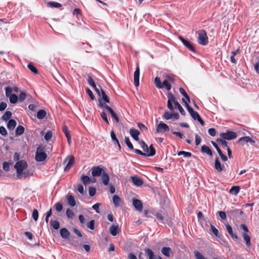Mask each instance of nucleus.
<instances>
[{
  "label": "nucleus",
  "mask_w": 259,
  "mask_h": 259,
  "mask_svg": "<svg viewBox=\"0 0 259 259\" xmlns=\"http://www.w3.org/2000/svg\"><path fill=\"white\" fill-rule=\"evenodd\" d=\"M27 167V162L23 160L18 161L14 165V168L16 169L17 179L22 178L23 171Z\"/></svg>",
  "instance_id": "1"
},
{
  "label": "nucleus",
  "mask_w": 259,
  "mask_h": 259,
  "mask_svg": "<svg viewBox=\"0 0 259 259\" xmlns=\"http://www.w3.org/2000/svg\"><path fill=\"white\" fill-rule=\"evenodd\" d=\"M47 157V154L45 153V147L39 145L36 149L35 153V160L37 162L44 161Z\"/></svg>",
  "instance_id": "2"
},
{
  "label": "nucleus",
  "mask_w": 259,
  "mask_h": 259,
  "mask_svg": "<svg viewBox=\"0 0 259 259\" xmlns=\"http://www.w3.org/2000/svg\"><path fill=\"white\" fill-rule=\"evenodd\" d=\"M154 83L158 89L165 88L167 91H169L171 88L170 84L166 78L161 83L160 77H156L154 79Z\"/></svg>",
  "instance_id": "3"
},
{
  "label": "nucleus",
  "mask_w": 259,
  "mask_h": 259,
  "mask_svg": "<svg viewBox=\"0 0 259 259\" xmlns=\"http://www.w3.org/2000/svg\"><path fill=\"white\" fill-rule=\"evenodd\" d=\"M198 42L199 44L205 46L208 42V37L206 32L204 30H201L197 32Z\"/></svg>",
  "instance_id": "4"
},
{
  "label": "nucleus",
  "mask_w": 259,
  "mask_h": 259,
  "mask_svg": "<svg viewBox=\"0 0 259 259\" xmlns=\"http://www.w3.org/2000/svg\"><path fill=\"white\" fill-rule=\"evenodd\" d=\"M98 106L102 108H104L106 110H107L111 114V117L115 120L116 122H119V119L116 115V114L114 112L113 109L110 107L109 106L107 105L105 103H102L101 101L100 100V103L99 104Z\"/></svg>",
  "instance_id": "5"
},
{
  "label": "nucleus",
  "mask_w": 259,
  "mask_h": 259,
  "mask_svg": "<svg viewBox=\"0 0 259 259\" xmlns=\"http://www.w3.org/2000/svg\"><path fill=\"white\" fill-rule=\"evenodd\" d=\"M220 136L224 140H231L237 137V134L233 131H227L226 133H221Z\"/></svg>",
  "instance_id": "6"
},
{
  "label": "nucleus",
  "mask_w": 259,
  "mask_h": 259,
  "mask_svg": "<svg viewBox=\"0 0 259 259\" xmlns=\"http://www.w3.org/2000/svg\"><path fill=\"white\" fill-rule=\"evenodd\" d=\"M149 148H150L149 153H143L141 150H138V149H134L133 150L134 151V152L136 153L141 155H142V156H148V157L154 156L156 153V151H155V149L154 148L152 144L149 146Z\"/></svg>",
  "instance_id": "7"
},
{
  "label": "nucleus",
  "mask_w": 259,
  "mask_h": 259,
  "mask_svg": "<svg viewBox=\"0 0 259 259\" xmlns=\"http://www.w3.org/2000/svg\"><path fill=\"white\" fill-rule=\"evenodd\" d=\"M92 175L94 177H99L102 175L104 171L101 166H93L91 169Z\"/></svg>",
  "instance_id": "8"
},
{
  "label": "nucleus",
  "mask_w": 259,
  "mask_h": 259,
  "mask_svg": "<svg viewBox=\"0 0 259 259\" xmlns=\"http://www.w3.org/2000/svg\"><path fill=\"white\" fill-rule=\"evenodd\" d=\"M169 131L168 126L163 123L162 121H160L158 125L157 126L156 132L157 133H160L164 132H168Z\"/></svg>",
  "instance_id": "9"
},
{
  "label": "nucleus",
  "mask_w": 259,
  "mask_h": 259,
  "mask_svg": "<svg viewBox=\"0 0 259 259\" xmlns=\"http://www.w3.org/2000/svg\"><path fill=\"white\" fill-rule=\"evenodd\" d=\"M74 163V157L73 156L68 157L65 159L64 163H66V166L64 168L65 171L68 170L73 165Z\"/></svg>",
  "instance_id": "10"
},
{
  "label": "nucleus",
  "mask_w": 259,
  "mask_h": 259,
  "mask_svg": "<svg viewBox=\"0 0 259 259\" xmlns=\"http://www.w3.org/2000/svg\"><path fill=\"white\" fill-rule=\"evenodd\" d=\"M179 38L180 40H181V41H182V42L183 43V44L188 49H189L190 51H192V52H195V49L194 48V47L193 46V45L191 44V42L190 41H189L188 40L184 39L182 36H179Z\"/></svg>",
  "instance_id": "11"
},
{
  "label": "nucleus",
  "mask_w": 259,
  "mask_h": 259,
  "mask_svg": "<svg viewBox=\"0 0 259 259\" xmlns=\"http://www.w3.org/2000/svg\"><path fill=\"white\" fill-rule=\"evenodd\" d=\"M165 119L168 120L173 118L175 120H178L179 118L178 113H171L168 111H166L163 116Z\"/></svg>",
  "instance_id": "12"
},
{
  "label": "nucleus",
  "mask_w": 259,
  "mask_h": 259,
  "mask_svg": "<svg viewBox=\"0 0 259 259\" xmlns=\"http://www.w3.org/2000/svg\"><path fill=\"white\" fill-rule=\"evenodd\" d=\"M211 143L212 145L213 146V147L217 150V151L218 154H219V155L220 156L222 160L224 161H227V160H228L227 157L225 154H224L223 153L222 151L220 149V148L219 147L217 144L215 142H214V141H211Z\"/></svg>",
  "instance_id": "13"
},
{
  "label": "nucleus",
  "mask_w": 259,
  "mask_h": 259,
  "mask_svg": "<svg viewBox=\"0 0 259 259\" xmlns=\"http://www.w3.org/2000/svg\"><path fill=\"white\" fill-rule=\"evenodd\" d=\"M145 252L149 257V259H162L160 256L155 255L152 250L149 248H145Z\"/></svg>",
  "instance_id": "14"
},
{
  "label": "nucleus",
  "mask_w": 259,
  "mask_h": 259,
  "mask_svg": "<svg viewBox=\"0 0 259 259\" xmlns=\"http://www.w3.org/2000/svg\"><path fill=\"white\" fill-rule=\"evenodd\" d=\"M140 68L137 66L134 74V83L135 86L139 85Z\"/></svg>",
  "instance_id": "15"
},
{
  "label": "nucleus",
  "mask_w": 259,
  "mask_h": 259,
  "mask_svg": "<svg viewBox=\"0 0 259 259\" xmlns=\"http://www.w3.org/2000/svg\"><path fill=\"white\" fill-rule=\"evenodd\" d=\"M238 142L243 145L248 142L251 143L252 144H254L255 143V141L251 139L249 136H245L240 138Z\"/></svg>",
  "instance_id": "16"
},
{
  "label": "nucleus",
  "mask_w": 259,
  "mask_h": 259,
  "mask_svg": "<svg viewBox=\"0 0 259 259\" xmlns=\"http://www.w3.org/2000/svg\"><path fill=\"white\" fill-rule=\"evenodd\" d=\"M133 204L137 210L142 211L143 208V204L140 200L137 199H133Z\"/></svg>",
  "instance_id": "17"
},
{
  "label": "nucleus",
  "mask_w": 259,
  "mask_h": 259,
  "mask_svg": "<svg viewBox=\"0 0 259 259\" xmlns=\"http://www.w3.org/2000/svg\"><path fill=\"white\" fill-rule=\"evenodd\" d=\"M132 182L136 186L140 187L143 184V181L138 177L133 176L131 177Z\"/></svg>",
  "instance_id": "18"
},
{
  "label": "nucleus",
  "mask_w": 259,
  "mask_h": 259,
  "mask_svg": "<svg viewBox=\"0 0 259 259\" xmlns=\"http://www.w3.org/2000/svg\"><path fill=\"white\" fill-rule=\"evenodd\" d=\"M225 226L228 233L231 236L233 240H237L238 239V236L236 234H234L233 233V229L231 226L229 225L228 224H225Z\"/></svg>",
  "instance_id": "19"
},
{
  "label": "nucleus",
  "mask_w": 259,
  "mask_h": 259,
  "mask_svg": "<svg viewBox=\"0 0 259 259\" xmlns=\"http://www.w3.org/2000/svg\"><path fill=\"white\" fill-rule=\"evenodd\" d=\"M130 135L131 137L136 141H139V135H140V132L135 129V128H131L130 131Z\"/></svg>",
  "instance_id": "20"
},
{
  "label": "nucleus",
  "mask_w": 259,
  "mask_h": 259,
  "mask_svg": "<svg viewBox=\"0 0 259 259\" xmlns=\"http://www.w3.org/2000/svg\"><path fill=\"white\" fill-rule=\"evenodd\" d=\"M100 99L99 100H101L102 103H103L102 101L105 102L104 103L110 102L109 97L107 96L105 91L102 89H101V96H100Z\"/></svg>",
  "instance_id": "21"
},
{
  "label": "nucleus",
  "mask_w": 259,
  "mask_h": 259,
  "mask_svg": "<svg viewBox=\"0 0 259 259\" xmlns=\"http://www.w3.org/2000/svg\"><path fill=\"white\" fill-rule=\"evenodd\" d=\"M110 135H111V140H112V142L115 145H117V146H118V149H121L120 145L118 139H117V138L116 137V135L115 134V133H114V132L113 131H111Z\"/></svg>",
  "instance_id": "22"
},
{
  "label": "nucleus",
  "mask_w": 259,
  "mask_h": 259,
  "mask_svg": "<svg viewBox=\"0 0 259 259\" xmlns=\"http://www.w3.org/2000/svg\"><path fill=\"white\" fill-rule=\"evenodd\" d=\"M101 180L103 184L104 185H107L109 183V177L108 174L105 172L103 171L101 175Z\"/></svg>",
  "instance_id": "23"
},
{
  "label": "nucleus",
  "mask_w": 259,
  "mask_h": 259,
  "mask_svg": "<svg viewBox=\"0 0 259 259\" xmlns=\"http://www.w3.org/2000/svg\"><path fill=\"white\" fill-rule=\"evenodd\" d=\"M214 167L218 172H221L223 170L224 166L221 164L218 157L215 159Z\"/></svg>",
  "instance_id": "24"
},
{
  "label": "nucleus",
  "mask_w": 259,
  "mask_h": 259,
  "mask_svg": "<svg viewBox=\"0 0 259 259\" xmlns=\"http://www.w3.org/2000/svg\"><path fill=\"white\" fill-rule=\"evenodd\" d=\"M118 226L112 225L109 228V232L112 236H116L118 233Z\"/></svg>",
  "instance_id": "25"
},
{
  "label": "nucleus",
  "mask_w": 259,
  "mask_h": 259,
  "mask_svg": "<svg viewBox=\"0 0 259 259\" xmlns=\"http://www.w3.org/2000/svg\"><path fill=\"white\" fill-rule=\"evenodd\" d=\"M61 236L64 239H67L69 237L70 232L66 228H62L60 231Z\"/></svg>",
  "instance_id": "26"
},
{
  "label": "nucleus",
  "mask_w": 259,
  "mask_h": 259,
  "mask_svg": "<svg viewBox=\"0 0 259 259\" xmlns=\"http://www.w3.org/2000/svg\"><path fill=\"white\" fill-rule=\"evenodd\" d=\"M201 151L202 153H205L207 155L211 156L212 155V153L210 149L206 145H203L201 147Z\"/></svg>",
  "instance_id": "27"
},
{
  "label": "nucleus",
  "mask_w": 259,
  "mask_h": 259,
  "mask_svg": "<svg viewBox=\"0 0 259 259\" xmlns=\"http://www.w3.org/2000/svg\"><path fill=\"white\" fill-rule=\"evenodd\" d=\"M17 122L14 119H10L7 124V128L9 130H13L16 126Z\"/></svg>",
  "instance_id": "28"
},
{
  "label": "nucleus",
  "mask_w": 259,
  "mask_h": 259,
  "mask_svg": "<svg viewBox=\"0 0 259 259\" xmlns=\"http://www.w3.org/2000/svg\"><path fill=\"white\" fill-rule=\"evenodd\" d=\"M47 5L48 7H49L52 8H59L62 6L61 4L52 1L48 2Z\"/></svg>",
  "instance_id": "29"
},
{
  "label": "nucleus",
  "mask_w": 259,
  "mask_h": 259,
  "mask_svg": "<svg viewBox=\"0 0 259 259\" xmlns=\"http://www.w3.org/2000/svg\"><path fill=\"white\" fill-rule=\"evenodd\" d=\"M67 202L68 204L72 207H73L76 205V202L74 197L71 195H68Z\"/></svg>",
  "instance_id": "30"
},
{
  "label": "nucleus",
  "mask_w": 259,
  "mask_h": 259,
  "mask_svg": "<svg viewBox=\"0 0 259 259\" xmlns=\"http://www.w3.org/2000/svg\"><path fill=\"white\" fill-rule=\"evenodd\" d=\"M171 251V248L168 247H163L161 249L162 253L167 257H169L170 256Z\"/></svg>",
  "instance_id": "31"
},
{
  "label": "nucleus",
  "mask_w": 259,
  "mask_h": 259,
  "mask_svg": "<svg viewBox=\"0 0 259 259\" xmlns=\"http://www.w3.org/2000/svg\"><path fill=\"white\" fill-rule=\"evenodd\" d=\"M12 112L10 111H7L2 116L1 120L7 121L11 118L12 117Z\"/></svg>",
  "instance_id": "32"
},
{
  "label": "nucleus",
  "mask_w": 259,
  "mask_h": 259,
  "mask_svg": "<svg viewBox=\"0 0 259 259\" xmlns=\"http://www.w3.org/2000/svg\"><path fill=\"white\" fill-rule=\"evenodd\" d=\"M240 187L239 186H233L229 190V193L231 194L236 195L239 192Z\"/></svg>",
  "instance_id": "33"
},
{
  "label": "nucleus",
  "mask_w": 259,
  "mask_h": 259,
  "mask_svg": "<svg viewBox=\"0 0 259 259\" xmlns=\"http://www.w3.org/2000/svg\"><path fill=\"white\" fill-rule=\"evenodd\" d=\"M242 236L243 238V239L246 242V246L247 247H250L251 245V242H250V238L249 236L246 233H244L242 234Z\"/></svg>",
  "instance_id": "34"
},
{
  "label": "nucleus",
  "mask_w": 259,
  "mask_h": 259,
  "mask_svg": "<svg viewBox=\"0 0 259 259\" xmlns=\"http://www.w3.org/2000/svg\"><path fill=\"white\" fill-rule=\"evenodd\" d=\"M47 114V112L45 110L41 109L39 110L37 113V118L39 119H43Z\"/></svg>",
  "instance_id": "35"
},
{
  "label": "nucleus",
  "mask_w": 259,
  "mask_h": 259,
  "mask_svg": "<svg viewBox=\"0 0 259 259\" xmlns=\"http://www.w3.org/2000/svg\"><path fill=\"white\" fill-rule=\"evenodd\" d=\"M24 130H25V128H24V126H23L22 125H18L16 129V132H15L16 135L17 136H20V135H22L24 133Z\"/></svg>",
  "instance_id": "36"
},
{
  "label": "nucleus",
  "mask_w": 259,
  "mask_h": 259,
  "mask_svg": "<svg viewBox=\"0 0 259 259\" xmlns=\"http://www.w3.org/2000/svg\"><path fill=\"white\" fill-rule=\"evenodd\" d=\"M140 144L141 145V148L143 150L146 152V153H149L150 152V148L148 147V145L146 144L145 142L142 141L140 142Z\"/></svg>",
  "instance_id": "37"
},
{
  "label": "nucleus",
  "mask_w": 259,
  "mask_h": 259,
  "mask_svg": "<svg viewBox=\"0 0 259 259\" xmlns=\"http://www.w3.org/2000/svg\"><path fill=\"white\" fill-rule=\"evenodd\" d=\"M9 98L10 102L11 104H16L18 101V97L15 94H13L8 97Z\"/></svg>",
  "instance_id": "38"
},
{
  "label": "nucleus",
  "mask_w": 259,
  "mask_h": 259,
  "mask_svg": "<svg viewBox=\"0 0 259 259\" xmlns=\"http://www.w3.org/2000/svg\"><path fill=\"white\" fill-rule=\"evenodd\" d=\"M217 142L220 144L223 148H226V149H227V147H229L228 145H227V142L225 141V140H224L222 138H220V139H218L217 140Z\"/></svg>",
  "instance_id": "39"
},
{
  "label": "nucleus",
  "mask_w": 259,
  "mask_h": 259,
  "mask_svg": "<svg viewBox=\"0 0 259 259\" xmlns=\"http://www.w3.org/2000/svg\"><path fill=\"white\" fill-rule=\"evenodd\" d=\"M120 201H121V199L118 196H117L116 195H115L113 196V203L116 207H117L119 205V203H120Z\"/></svg>",
  "instance_id": "40"
},
{
  "label": "nucleus",
  "mask_w": 259,
  "mask_h": 259,
  "mask_svg": "<svg viewBox=\"0 0 259 259\" xmlns=\"http://www.w3.org/2000/svg\"><path fill=\"white\" fill-rule=\"evenodd\" d=\"M175 106L176 108H178L182 115H186V112L181 106V105L179 103V102H175Z\"/></svg>",
  "instance_id": "41"
},
{
  "label": "nucleus",
  "mask_w": 259,
  "mask_h": 259,
  "mask_svg": "<svg viewBox=\"0 0 259 259\" xmlns=\"http://www.w3.org/2000/svg\"><path fill=\"white\" fill-rule=\"evenodd\" d=\"M51 226L55 230H57L59 229L60 224L59 222L55 220H52L50 221Z\"/></svg>",
  "instance_id": "42"
},
{
  "label": "nucleus",
  "mask_w": 259,
  "mask_h": 259,
  "mask_svg": "<svg viewBox=\"0 0 259 259\" xmlns=\"http://www.w3.org/2000/svg\"><path fill=\"white\" fill-rule=\"evenodd\" d=\"M182 101L184 103L185 106L187 108V109L188 112H189V113L190 114V115L191 114H192L195 111L193 110V109L189 106L188 103L187 102H186L184 99H182Z\"/></svg>",
  "instance_id": "43"
},
{
  "label": "nucleus",
  "mask_w": 259,
  "mask_h": 259,
  "mask_svg": "<svg viewBox=\"0 0 259 259\" xmlns=\"http://www.w3.org/2000/svg\"><path fill=\"white\" fill-rule=\"evenodd\" d=\"M178 156L183 155L185 157H191L192 154L189 152H186L183 151H179L178 153Z\"/></svg>",
  "instance_id": "44"
},
{
  "label": "nucleus",
  "mask_w": 259,
  "mask_h": 259,
  "mask_svg": "<svg viewBox=\"0 0 259 259\" xmlns=\"http://www.w3.org/2000/svg\"><path fill=\"white\" fill-rule=\"evenodd\" d=\"M5 93H6V96L8 98L11 95H13L12 94L13 92L12 88L11 87H7L5 88Z\"/></svg>",
  "instance_id": "45"
},
{
  "label": "nucleus",
  "mask_w": 259,
  "mask_h": 259,
  "mask_svg": "<svg viewBox=\"0 0 259 259\" xmlns=\"http://www.w3.org/2000/svg\"><path fill=\"white\" fill-rule=\"evenodd\" d=\"M125 143L126 144L127 146L131 150H134V147L133 144L130 141V140L128 137H125Z\"/></svg>",
  "instance_id": "46"
},
{
  "label": "nucleus",
  "mask_w": 259,
  "mask_h": 259,
  "mask_svg": "<svg viewBox=\"0 0 259 259\" xmlns=\"http://www.w3.org/2000/svg\"><path fill=\"white\" fill-rule=\"evenodd\" d=\"M194 253L195 255V257L197 259H208L206 257H205L202 254H201L200 252H199L198 251H194Z\"/></svg>",
  "instance_id": "47"
},
{
  "label": "nucleus",
  "mask_w": 259,
  "mask_h": 259,
  "mask_svg": "<svg viewBox=\"0 0 259 259\" xmlns=\"http://www.w3.org/2000/svg\"><path fill=\"white\" fill-rule=\"evenodd\" d=\"M87 80H88V82L89 83V84L92 87V88H96V83L95 82H94V81L93 80L92 76L91 75H89L88 76V79H87Z\"/></svg>",
  "instance_id": "48"
},
{
  "label": "nucleus",
  "mask_w": 259,
  "mask_h": 259,
  "mask_svg": "<svg viewBox=\"0 0 259 259\" xmlns=\"http://www.w3.org/2000/svg\"><path fill=\"white\" fill-rule=\"evenodd\" d=\"M81 180L84 185H86L90 183V179L88 176L82 175L81 176Z\"/></svg>",
  "instance_id": "49"
},
{
  "label": "nucleus",
  "mask_w": 259,
  "mask_h": 259,
  "mask_svg": "<svg viewBox=\"0 0 259 259\" xmlns=\"http://www.w3.org/2000/svg\"><path fill=\"white\" fill-rule=\"evenodd\" d=\"M167 98H168L167 101H170V102H173L174 104H175V102H178L177 101H176L175 100V98L174 96L171 93H168Z\"/></svg>",
  "instance_id": "50"
},
{
  "label": "nucleus",
  "mask_w": 259,
  "mask_h": 259,
  "mask_svg": "<svg viewBox=\"0 0 259 259\" xmlns=\"http://www.w3.org/2000/svg\"><path fill=\"white\" fill-rule=\"evenodd\" d=\"M27 67L29 68V69L33 73L35 74L38 73L37 69L33 65L31 64H28Z\"/></svg>",
  "instance_id": "51"
},
{
  "label": "nucleus",
  "mask_w": 259,
  "mask_h": 259,
  "mask_svg": "<svg viewBox=\"0 0 259 259\" xmlns=\"http://www.w3.org/2000/svg\"><path fill=\"white\" fill-rule=\"evenodd\" d=\"M26 98V94L25 92H21L19 94L18 100L20 102H23Z\"/></svg>",
  "instance_id": "52"
},
{
  "label": "nucleus",
  "mask_w": 259,
  "mask_h": 259,
  "mask_svg": "<svg viewBox=\"0 0 259 259\" xmlns=\"http://www.w3.org/2000/svg\"><path fill=\"white\" fill-rule=\"evenodd\" d=\"M87 227L92 230H94L95 229V221H90L87 223Z\"/></svg>",
  "instance_id": "53"
},
{
  "label": "nucleus",
  "mask_w": 259,
  "mask_h": 259,
  "mask_svg": "<svg viewBox=\"0 0 259 259\" xmlns=\"http://www.w3.org/2000/svg\"><path fill=\"white\" fill-rule=\"evenodd\" d=\"M217 214L219 215L221 219L223 220H225L227 219L226 213L225 212L223 211H219L217 212Z\"/></svg>",
  "instance_id": "54"
},
{
  "label": "nucleus",
  "mask_w": 259,
  "mask_h": 259,
  "mask_svg": "<svg viewBox=\"0 0 259 259\" xmlns=\"http://www.w3.org/2000/svg\"><path fill=\"white\" fill-rule=\"evenodd\" d=\"M66 215L69 219H72L74 215V212L69 208H68L66 210Z\"/></svg>",
  "instance_id": "55"
},
{
  "label": "nucleus",
  "mask_w": 259,
  "mask_h": 259,
  "mask_svg": "<svg viewBox=\"0 0 259 259\" xmlns=\"http://www.w3.org/2000/svg\"><path fill=\"white\" fill-rule=\"evenodd\" d=\"M32 218L35 221L38 220V212L37 209H34L32 212Z\"/></svg>",
  "instance_id": "56"
},
{
  "label": "nucleus",
  "mask_w": 259,
  "mask_h": 259,
  "mask_svg": "<svg viewBox=\"0 0 259 259\" xmlns=\"http://www.w3.org/2000/svg\"><path fill=\"white\" fill-rule=\"evenodd\" d=\"M52 137V132L51 131H48L45 135L44 139L47 141H49Z\"/></svg>",
  "instance_id": "57"
},
{
  "label": "nucleus",
  "mask_w": 259,
  "mask_h": 259,
  "mask_svg": "<svg viewBox=\"0 0 259 259\" xmlns=\"http://www.w3.org/2000/svg\"><path fill=\"white\" fill-rule=\"evenodd\" d=\"M89 192L90 196H94L96 193V189L95 187H90Z\"/></svg>",
  "instance_id": "58"
},
{
  "label": "nucleus",
  "mask_w": 259,
  "mask_h": 259,
  "mask_svg": "<svg viewBox=\"0 0 259 259\" xmlns=\"http://www.w3.org/2000/svg\"><path fill=\"white\" fill-rule=\"evenodd\" d=\"M155 217H156V218L161 221V223H164V218L162 216V215L160 213H156L155 214Z\"/></svg>",
  "instance_id": "59"
},
{
  "label": "nucleus",
  "mask_w": 259,
  "mask_h": 259,
  "mask_svg": "<svg viewBox=\"0 0 259 259\" xmlns=\"http://www.w3.org/2000/svg\"><path fill=\"white\" fill-rule=\"evenodd\" d=\"M101 116L102 118L106 122V123L107 124H109V122L107 118V115L105 112L103 111L101 113Z\"/></svg>",
  "instance_id": "60"
},
{
  "label": "nucleus",
  "mask_w": 259,
  "mask_h": 259,
  "mask_svg": "<svg viewBox=\"0 0 259 259\" xmlns=\"http://www.w3.org/2000/svg\"><path fill=\"white\" fill-rule=\"evenodd\" d=\"M62 130L65 135L66 137H68V136H70V134H69V131H68L67 126L64 125L62 127Z\"/></svg>",
  "instance_id": "61"
},
{
  "label": "nucleus",
  "mask_w": 259,
  "mask_h": 259,
  "mask_svg": "<svg viewBox=\"0 0 259 259\" xmlns=\"http://www.w3.org/2000/svg\"><path fill=\"white\" fill-rule=\"evenodd\" d=\"M211 230L213 233L215 235V236L219 237L220 235L219 231L217 229H216L213 225H211Z\"/></svg>",
  "instance_id": "62"
},
{
  "label": "nucleus",
  "mask_w": 259,
  "mask_h": 259,
  "mask_svg": "<svg viewBox=\"0 0 259 259\" xmlns=\"http://www.w3.org/2000/svg\"><path fill=\"white\" fill-rule=\"evenodd\" d=\"M0 134L3 136H6L7 135V131L3 126H0Z\"/></svg>",
  "instance_id": "63"
},
{
  "label": "nucleus",
  "mask_w": 259,
  "mask_h": 259,
  "mask_svg": "<svg viewBox=\"0 0 259 259\" xmlns=\"http://www.w3.org/2000/svg\"><path fill=\"white\" fill-rule=\"evenodd\" d=\"M55 207L56 210L58 212H60L62 210V208H63L62 205L60 203H57L55 205Z\"/></svg>",
  "instance_id": "64"
}]
</instances>
